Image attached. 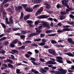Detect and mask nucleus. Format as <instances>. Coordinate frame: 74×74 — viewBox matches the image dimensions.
<instances>
[{
	"label": "nucleus",
	"mask_w": 74,
	"mask_h": 74,
	"mask_svg": "<svg viewBox=\"0 0 74 74\" xmlns=\"http://www.w3.org/2000/svg\"><path fill=\"white\" fill-rule=\"evenodd\" d=\"M12 52H14V53H17L18 54V51L16 50H12Z\"/></svg>",
	"instance_id": "b1692460"
},
{
	"label": "nucleus",
	"mask_w": 74,
	"mask_h": 74,
	"mask_svg": "<svg viewBox=\"0 0 74 74\" xmlns=\"http://www.w3.org/2000/svg\"><path fill=\"white\" fill-rule=\"evenodd\" d=\"M62 60H56V61L60 63H63V61Z\"/></svg>",
	"instance_id": "c85d7f7f"
},
{
	"label": "nucleus",
	"mask_w": 74,
	"mask_h": 74,
	"mask_svg": "<svg viewBox=\"0 0 74 74\" xmlns=\"http://www.w3.org/2000/svg\"><path fill=\"white\" fill-rule=\"evenodd\" d=\"M56 34H48L47 35V37H50V36H54Z\"/></svg>",
	"instance_id": "7c9ffc66"
},
{
	"label": "nucleus",
	"mask_w": 74,
	"mask_h": 74,
	"mask_svg": "<svg viewBox=\"0 0 74 74\" xmlns=\"http://www.w3.org/2000/svg\"><path fill=\"white\" fill-rule=\"evenodd\" d=\"M40 35V37H44V36H45V34H41Z\"/></svg>",
	"instance_id": "69168bd1"
},
{
	"label": "nucleus",
	"mask_w": 74,
	"mask_h": 74,
	"mask_svg": "<svg viewBox=\"0 0 74 74\" xmlns=\"http://www.w3.org/2000/svg\"><path fill=\"white\" fill-rule=\"evenodd\" d=\"M16 73L17 74H20L21 73V72H20V69H18L16 70Z\"/></svg>",
	"instance_id": "72a5a7b5"
},
{
	"label": "nucleus",
	"mask_w": 74,
	"mask_h": 74,
	"mask_svg": "<svg viewBox=\"0 0 74 74\" xmlns=\"http://www.w3.org/2000/svg\"><path fill=\"white\" fill-rule=\"evenodd\" d=\"M34 51L36 54H37V53H38L39 52V51L37 49L35 50Z\"/></svg>",
	"instance_id": "49530a36"
},
{
	"label": "nucleus",
	"mask_w": 74,
	"mask_h": 74,
	"mask_svg": "<svg viewBox=\"0 0 74 74\" xmlns=\"http://www.w3.org/2000/svg\"><path fill=\"white\" fill-rule=\"evenodd\" d=\"M58 33H63V31L62 30L59 29L57 30Z\"/></svg>",
	"instance_id": "864d4df0"
},
{
	"label": "nucleus",
	"mask_w": 74,
	"mask_h": 74,
	"mask_svg": "<svg viewBox=\"0 0 74 74\" xmlns=\"http://www.w3.org/2000/svg\"><path fill=\"white\" fill-rule=\"evenodd\" d=\"M68 41L69 42L71 43L72 44H74V42L73 41V40L72 38H68Z\"/></svg>",
	"instance_id": "4468645a"
},
{
	"label": "nucleus",
	"mask_w": 74,
	"mask_h": 74,
	"mask_svg": "<svg viewBox=\"0 0 74 74\" xmlns=\"http://www.w3.org/2000/svg\"><path fill=\"white\" fill-rule=\"evenodd\" d=\"M2 66H3L4 67V68H5V69H7V67H8L7 65V64H2Z\"/></svg>",
	"instance_id": "58836bf2"
},
{
	"label": "nucleus",
	"mask_w": 74,
	"mask_h": 74,
	"mask_svg": "<svg viewBox=\"0 0 74 74\" xmlns=\"http://www.w3.org/2000/svg\"><path fill=\"white\" fill-rule=\"evenodd\" d=\"M11 9L10 8H8V9H7V11H10V12H11V13H12V11L11 10Z\"/></svg>",
	"instance_id": "603ef678"
},
{
	"label": "nucleus",
	"mask_w": 74,
	"mask_h": 74,
	"mask_svg": "<svg viewBox=\"0 0 74 74\" xmlns=\"http://www.w3.org/2000/svg\"><path fill=\"white\" fill-rule=\"evenodd\" d=\"M27 53L29 54V55H32V53L30 51H28L27 52Z\"/></svg>",
	"instance_id": "bf43d9fd"
},
{
	"label": "nucleus",
	"mask_w": 74,
	"mask_h": 74,
	"mask_svg": "<svg viewBox=\"0 0 74 74\" xmlns=\"http://www.w3.org/2000/svg\"><path fill=\"white\" fill-rule=\"evenodd\" d=\"M69 1L68 0H63L62 1V3L63 4H66Z\"/></svg>",
	"instance_id": "2eb2a0df"
},
{
	"label": "nucleus",
	"mask_w": 74,
	"mask_h": 74,
	"mask_svg": "<svg viewBox=\"0 0 74 74\" xmlns=\"http://www.w3.org/2000/svg\"><path fill=\"white\" fill-rule=\"evenodd\" d=\"M29 17H30V16L29 15H27L25 17H24V19L25 20L28 19H29Z\"/></svg>",
	"instance_id": "393cba45"
},
{
	"label": "nucleus",
	"mask_w": 74,
	"mask_h": 74,
	"mask_svg": "<svg viewBox=\"0 0 74 74\" xmlns=\"http://www.w3.org/2000/svg\"><path fill=\"white\" fill-rule=\"evenodd\" d=\"M1 24L3 28H5L6 27V26L3 23H1Z\"/></svg>",
	"instance_id": "5fc2aeb1"
},
{
	"label": "nucleus",
	"mask_w": 74,
	"mask_h": 74,
	"mask_svg": "<svg viewBox=\"0 0 74 74\" xmlns=\"http://www.w3.org/2000/svg\"><path fill=\"white\" fill-rule=\"evenodd\" d=\"M44 69L45 70H49V68L48 67H45L44 68Z\"/></svg>",
	"instance_id": "338daca9"
},
{
	"label": "nucleus",
	"mask_w": 74,
	"mask_h": 74,
	"mask_svg": "<svg viewBox=\"0 0 74 74\" xmlns=\"http://www.w3.org/2000/svg\"><path fill=\"white\" fill-rule=\"evenodd\" d=\"M41 39L40 38H38V39H36L34 40V41H41Z\"/></svg>",
	"instance_id": "4c0bfd02"
},
{
	"label": "nucleus",
	"mask_w": 74,
	"mask_h": 74,
	"mask_svg": "<svg viewBox=\"0 0 74 74\" xmlns=\"http://www.w3.org/2000/svg\"><path fill=\"white\" fill-rule=\"evenodd\" d=\"M45 42H42L41 43H38V45L40 46H43V45H45Z\"/></svg>",
	"instance_id": "4be33fe9"
},
{
	"label": "nucleus",
	"mask_w": 74,
	"mask_h": 74,
	"mask_svg": "<svg viewBox=\"0 0 74 74\" xmlns=\"http://www.w3.org/2000/svg\"><path fill=\"white\" fill-rule=\"evenodd\" d=\"M25 46L23 45L21 47H18V49H19V50H21V49L23 50V49H25Z\"/></svg>",
	"instance_id": "dca6fc26"
},
{
	"label": "nucleus",
	"mask_w": 74,
	"mask_h": 74,
	"mask_svg": "<svg viewBox=\"0 0 74 74\" xmlns=\"http://www.w3.org/2000/svg\"><path fill=\"white\" fill-rule=\"evenodd\" d=\"M47 72V71L46 70H45V69H43L42 70V72L41 73L42 74H45V73Z\"/></svg>",
	"instance_id": "473e14b6"
},
{
	"label": "nucleus",
	"mask_w": 74,
	"mask_h": 74,
	"mask_svg": "<svg viewBox=\"0 0 74 74\" xmlns=\"http://www.w3.org/2000/svg\"><path fill=\"white\" fill-rule=\"evenodd\" d=\"M4 62H5V63H7V62H9V63H10L11 64V63H13V61H12V60L8 59H7V60H4Z\"/></svg>",
	"instance_id": "9b49d317"
},
{
	"label": "nucleus",
	"mask_w": 74,
	"mask_h": 74,
	"mask_svg": "<svg viewBox=\"0 0 74 74\" xmlns=\"http://www.w3.org/2000/svg\"><path fill=\"white\" fill-rule=\"evenodd\" d=\"M31 62L33 63L34 65H35V66H37V63L35 62L31 61Z\"/></svg>",
	"instance_id": "de8ad7c7"
},
{
	"label": "nucleus",
	"mask_w": 74,
	"mask_h": 74,
	"mask_svg": "<svg viewBox=\"0 0 74 74\" xmlns=\"http://www.w3.org/2000/svg\"><path fill=\"white\" fill-rule=\"evenodd\" d=\"M7 15L5 13H3V19H5L6 23L7 24H12L13 21L12 20V16H11L9 18L10 22L8 21V18H7L6 15Z\"/></svg>",
	"instance_id": "7ed1b4c3"
},
{
	"label": "nucleus",
	"mask_w": 74,
	"mask_h": 74,
	"mask_svg": "<svg viewBox=\"0 0 74 74\" xmlns=\"http://www.w3.org/2000/svg\"><path fill=\"white\" fill-rule=\"evenodd\" d=\"M6 39H7V38L6 37H3L0 39V45L2 44V43L0 41H3V40H5Z\"/></svg>",
	"instance_id": "6ab92c4d"
},
{
	"label": "nucleus",
	"mask_w": 74,
	"mask_h": 74,
	"mask_svg": "<svg viewBox=\"0 0 74 74\" xmlns=\"http://www.w3.org/2000/svg\"><path fill=\"white\" fill-rule=\"evenodd\" d=\"M41 22V21L40 20H38L35 22V25H38V23Z\"/></svg>",
	"instance_id": "c756f323"
},
{
	"label": "nucleus",
	"mask_w": 74,
	"mask_h": 74,
	"mask_svg": "<svg viewBox=\"0 0 74 74\" xmlns=\"http://www.w3.org/2000/svg\"><path fill=\"white\" fill-rule=\"evenodd\" d=\"M39 60L41 62H45V60L44 59L42 58H39Z\"/></svg>",
	"instance_id": "c9c22d12"
},
{
	"label": "nucleus",
	"mask_w": 74,
	"mask_h": 74,
	"mask_svg": "<svg viewBox=\"0 0 74 74\" xmlns=\"http://www.w3.org/2000/svg\"><path fill=\"white\" fill-rule=\"evenodd\" d=\"M56 59H58V60H62L63 58L61 56H57L56 57Z\"/></svg>",
	"instance_id": "2f4dec72"
},
{
	"label": "nucleus",
	"mask_w": 74,
	"mask_h": 74,
	"mask_svg": "<svg viewBox=\"0 0 74 74\" xmlns=\"http://www.w3.org/2000/svg\"><path fill=\"white\" fill-rule=\"evenodd\" d=\"M44 5H46V8H50L51 6L49 5V4L48 3V2H44Z\"/></svg>",
	"instance_id": "9d476101"
},
{
	"label": "nucleus",
	"mask_w": 74,
	"mask_h": 74,
	"mask_svg": "<svg viewBox=\"0 0 74 74\" xmlns=\"http://www.w3.org/2000/svg\"><path fill=\"white\" fill-rule=\"evenodd\" d=\"M44 48H47L48 49L49 48V47L48 46L45 45L44 46Z\"/></svg>",
	"instance_id": "680f3d73"
},
{
	"label": "nucleus",
	"mask_w": 74,
	"mask_h": 74,
	"mask_svg": "<svg viewBox=\"0 0 74 74\" xmlns=\"http://www.w3.org/2000/svg\"><path fill=\"white\" fill-rule=\"evenodd\" d=\"M18 42V39H15L12 42V43L14 44H17V42Z\"/></svg>",
	"instance_id": "aec40b11"
},
{
	"label": "nucleus",
	"mask_w": 74,
	"mask_h": 74,
	"mask_svg": "<svg viewBox=\"0 0 74 74\" xmlns=\"http://www.w3.org/2000/svg\"><path fill=\"white\" fill-rule=\"evenodd\" d=\"M42 11H43V10L42 9H40L39 10H38L37 12L38 13H40L41 12H42Z\"/></svg>",
	"instance_id": "c03bdc74"
},
{
	"label": "nucleus",
	"mask_w": 74,
	"mask_h": 74,
	"mask_svg": "<svg viewBox=\"0 0 74 74\" xmlns=\"http://www.w3.org/2000/svg\"><path fill=\"white\" fill-rule=\"evenodd\" d=\"M73 30V29L71 28L69 29L68 28H65L62 29V30L63 32H64V31H72V30Z\"/></svg>",
	"instance_id": "ddd939ff"
},
{
	"label": "nucleus",
	"mask_w": 74,
	"mask_h": 74,
	"mask_svg": "<svg viewBox=\"0 0 74 74\" xmlns=\"http://www.w3.org/2000/svg\"><path fill=\"white\" fill-rule=\"evenodd\" d=\"M41 23L43 24V25H42V26H43V27H47L48 29H50V28H51L49 26V23L47 22H44L43 21H42Z\"/></svg>",
	"instance_id": "20e7f679"
},
{
	"label": "nucleus",
	"mask_w": 74,
	"mask_h": 74,
	"mask_svg": "<svg viewBox=\"0 0 74 74\" xmlns=\"http://www.w3.org/2000/svg\"><path fill=\"white\" fill-rule=\"evenodd\" d=\"M70 27V26L69 25H65V26H64L63 27H64L65 28H68V27Z\"/></svg>",
	"instance_id": "052dcab7"
},
{
	"label": "nucleus",
	"mask_w": 74,
	"mask_h": 74,
	"mask_svg": "<svg viewBox=\"0 0 74 74\" xmlns=\"http://www.w3.org/2000/svg\"><path fill=\"white\" fill-rule=\"evenodd\" d=\"M10 46L11 47H12V48H14V47H15V45H14V44L12 43V42L10 45Z\"/></svg>",
	"instance_id": "f704fd0d"
},
{
	"label": "nucleus",
	"mask_w": 74,
	"mask_h": 74,
	"mask_svg": "<svg viewBox=\"0 0 74 74\" xmlns=\"http://www.w3.org/2000/svg\"><path fill=\"white\" fill-rule=\"evenodd\" d=\"M38 7V5H35L34 7H33V9H35L36 8H37V7Z\"/></svg>",
	"instance_id": "8fccbe9b"
},
{
	"label": "nucleus",
	"mask_w": 74,
	"mask_h": 74,
	"mask_svg": "<svg viewBox=\"0 0 74 74\" xmlns=\"http://www.w3.org/2000/svg\"><path fill=\"white\" fill-rule=\"evenodd\" d=\"M32 45L33 47H34L35 46V47H38V45H37V44L36 43H32Z\"/></svg>",
	"instance_id": "a18cd8bd"
},
{
	"label": "nucleus",
	"mask_w": 74,
	"mask_h": 74,
	"mask_svg": "<svg viewBox=\"0 0 74 74\" xmlns=\"http://www.w3.org/2000/svg\"><path fill=\"white\" fill-rule=\"evenodd\" d=\"M22 5L24 9H25L26 11H27L31 12V11H33V9H32V8H28L26 9V7H27V4H23Z\"/></svg>",
	"instance_id": "39448f33"
},
{
	"label": "nucleus",
	"mask_w": 74,
	"mask_h": 74,
	"mask_svg": "<svg viewBox=\"0 0 74 74\" xmlns=\"http://www.w3.org/2000/svg\"><path fill=\"white\" fill-rule=\"evenodd\" d=\"M8 44H9V43H8V41H6V42H5V45H8Z\"/></svg>",
	"instance_id": "0e129e2a"
},
{
	"label": "nucleus",
	"mask_w": 74,
	"mask_h": 74,
	"mask_svg": "<svg viewBox=\"0 0 74 74\" xmlns=\"http://www.w3.org/2000/svg\"><path fill=\"white\" fill-rule=\"evenodd\" d=\"M25 56L26 58H30L31 56L30 55H29V54H26L25 55Z\"/></svg>",
	"instance_id": "ea45409f"
},
{
	"label": "nucleus",
	"mask_w": 74,
	"mask_h": 74,
	"mask_svg": "<svg viewBox=\"0 0 74 74\" xmlns=\"http://www.w3.org/2000/svg\"><path fill=\"white\" fill-rule=\"evenodd\" d=\"M19 29V28H13L12 29V30H14V31H16Z\"/></svg>",
	"instance_id": "79ce46f5"
},
{
	"label": "nucleus",
	"mask_w": 74,
	"mask_h": 74,
	"mask_svg": "<svg viewBox=\"0 0 74 74\" xmlns=\"http://www.w3.org/2000/svg\"><path fill=\"white\" fill-rule=\"evenodd\" d=\"M71 70H74V65L72 66L71 67Z\"/></svg>",
	"instance_id": "774afa93"
},
{
	"label": "nucleus",
	"mask_w": 74,
	"mask_h": 74,
	"mask_svg": "<svg viewBox=\"0 0 74 74\" xmlns=\"http://www.w3.org/2000/svg\"><path fill=\"white\" fill-rule=\"evenodd\" d=\"M57 7L58 8H62V7L60 5L58 4L57 5Z\"/></svg>",
	"instance_id": "3c124183"
},
{
	"label": "nucleus",
	"mask_w": 74,
	"mask_h": 74,
	"mask_svg": "<svg viewBox=\"0 0 74 74\" xmlns=\"http://www.w3.org/2000/svg\"><path fill=\"white\" fill-rule=\"evenodd\" d=\"M12 60H15V57H14V56L12 55H11Z\"/></svg>",
	"instance_id": "6e6d98bb"
},
{
	"label": "nucleus",
	"mask_w": 74,
	"mask_h": 74,
	"mask_svg": "<svg viewBox=\"0 0 74 74\" xmlns=\"http://www.w3.org/2000/svg\"><path fill=\"white\" fill-rule=\"evenodd\" d=\"M51 73H55V74H65L67 73V70H64L63 68H59L58 71H54V70L50 71Z\"/></svg>",
	"instance_id": "f257e3e1"
},
{
	"label": "nucleus",
	"mask_w": 74,
	"mask_h": 74,
	"mask_svg": "<svg viewBox=\"0 0 74 74\" xmlns=\"http://www.w3.org/2000/svg\"><path fill=\"white\" fill-rule=\"evenodd\" d=\"M23 18V13L21 12V16L20 17V19H22Z\"/></svg>",
	"instance_id": "cd10ccee"
},
{
	"label": "nucleus",
	"mask_w": 74,
	"mask_h": 74,
	"mask_svg": "<svg viewBox=\"0 0 74 74\" xmlns=\"http://www.w3.org/2000/svg\"><path fill=\"white\" fill-rule=\"evenodd\" d=\"M51 42L52 44H56L57 43V42L55 40H52L51 41Z\"/></svg>",
	"instance_id": "bb28decb"
},
{
	"label": "nucleus",
	"mask_w": 74,
	"mask_h": 74,
	"mask_svg": "<svg viewBox=\"0 0 74 74\" xmlns=\"http://www.w3.org/2000/svg\"><path fill=\"white\" fill-rule=\"evenodd\" d=\"M69 16L71 18H74V16L71 14H70L69 15Z\"/></svg>",
	"instance_id": "13d9d810"
},
{
	"label": "nucleus",
	"mask_w": 74,
	"mask_h": 74,
	"mask_svg": "<svg viewBox=\"0 0 74 74\" xmlns=\"http://www.w3.org/2000/svg\"><path fill=\"white\" fill-rule=\"evenodd\" d=\"M48 16H46L45 15H43L38 17L37 18L38 19H44V18H48Z\"/></svg>",
	"instance_id": "1a4fd4ad"
},
{
	"label": "nucleus",
	"mask_w": 74,
	"mask_h": 74,
	"mask_svg": "<svg viewBox=\"0 0 74 74\" xmlns=\"http://www.w3.org/2000/svg\"><path fill=\"white\" fill-rule=\"evenodd\" d=\"M31 59H30V60L31 61H32L33 62H36V60L35 58H33V57H30Z\"/></svg>",
	"instance_id": "a878e982"
},
{
	"label": "nucleus",
	"mask_w": 74,
	"mask_h": 74,
	"mask_svg": "<svg viewBox=\"0 0 74 74\" xmlns=\"http://www.w3.org/2000/svg\"><path fill=\"white\" fill-rule=\"evenodd\" d=\"M22 9V7L21 6H18L16 8L15 10L17 11L19 10H21Z\"/></svg>",
	"instance_id": "5701e85b"
},
{
	"label": "nucleus",
	"mask_w": 74,
	"mask_h": 74,
	"mask_svg": "<svg viewBox=\"0 0 74 74\" xmlns=\"http://www.w3.org/2000/svg\"><path fill=\"white\" fill-rule=\"evenodd\" d=\"M48 51L50 53H51L53 55L56 56V51L54 50L53 49H49L48 50Z\"/></svg>",
	"instance_id": "423d86ee"
},
{
	"label": "nucleus",
	"mask_w": 74,
	"mask_h": 74,
	"mask_svg": "<svg viewBox=\"0 0 74 74\" xmlns=\"http://www.w3.org/2000/svg\"><path fill=\"white\" fill-rule=\"evenodd\" d=\"M27 23H33V21L31 20H28L27 21Z\"/></svg>",
	"instance_id": "37998d69"
},
{
	"label": "nucleus",
	"mask_w": 74,
	"mask_h": 74,
	"mask_svg": "<svg viewBox=\"0 0 74 74\" xmlns=\"http://www.w3.org/2000/svg\"><path fill=\"white\" fill-rule=\"evenodd\" d=\"M5 53V51H4V50H2L1 51V54L2 53L3 55Z\"/></svg>",
	"instance_id": "a19ab883"
},
{
	"label": "nucleus",
	"mask_w": 74,
	"mask_h": 74,
	"mask_svg": "<svg viewBox=\"0 0 74 74\" xmlns=\"http://www.w3.org/2000/svg\"><path fill=\"white\" fill-rule=\"evenodd\" d=\"M66 62L67 63H68L69 64H71V63H72V62L70 61L67 60Z\"/></svg>",
	"instance_id": "4d7b16f0"
},
{
	"label": "nucleus",
	"mask_w": 74,
	"mask_h": 74,
	"mask_svg": "<svg viewBox=\"0 0 74 74\" xmlns=\"http://www.w3.org/2000/svg\"><path fill=\"white\" fill-rule=\"evenodd\" d=\"M53 32V31L52 30H47L46 31V33L47 34H50L52 33V32Z\"/></svg>",
	"instance_id": "f3484780"
},
{
	"label": "nucleus",
	"mask_w": 74,
	"mask_h": 74,
	"mask_svg": "<svg viewBox=\"0 0 74 74\" xmlns=\"http://www.w3.org/2000/svg\"><path fill=\"white\" fill-rule=\"evenodd\" d=\"M28 43H32V42L28 40L25 42L24 43L25 44H27Z\"/></svg>",
	"instance_id": "e433bc0d"
},
{
	"label": "nucleus",
	"mask_w": 74,
	"mask_h": 74,
	"mask_svg": "<svg viewBox=\"0 0 74 74\" xmlns=\"http://www.w3.org/2000/svg\"><path fill=\"white\" fill-rule=\"evenodd\" d=\"M67 55L69 56H71L72 57H74V55L71 53H66Z\"/></svg>",
	"instance_id": "412c9836"
},
{
	"label": "nucleus",
	"mask_w": 74,
	"mask_h": 74,
	"mask_svg": "<svg viewBox=\"0 0 74 74\" xmlns=\"http://www.w3.org/2000/svg\"><path fill=\"white\" fill-rule=\"evenodd\" d=\"M8 65L9 68H11V69H13V68H14V66H13V65L9 63L8 64Z\"/></svg>",
	"instance_id": "a211bd4d"
},
{
	"label": "nucleus",
	"mask_w": 74,
	"mask_h": 74,
	"mask_svg": "<svg viewBox=\"0 0 74 74\" xmlns=\"http://www.w3.org/2000/svg\"><path fill=\"white\" fill-rule=\"evenodd\" d=\"M71 10H72V9L71 8H69L68 9H66V11L61 12V13L62 15H64L66 14H67V11H71Z\"/></svg>",
	"instance_id": "6e6552de"
},
{
	"label": "nucleus",
	"mask_w": 74,
	"mask_h": 74,
	"mask_svg": "<svg viewBox=\"0 0 74 74\" xmlns=\"http://www.w3.org/2000/svg\"><path fill=\"white\" fill-rule=\"evenodd\" d=\"M41 28H42V26H40L38 27V28H36L35 29L36 30V33H33L30 34L29 36V37H33V36H36L38 34H40V33L41 32Z\"/></svg>",
	"instance_id": "f03ea898"
},
{
	"label": "nucleus",
	"mask_w": 74,
	"mask_h": 74,
	"mask_svg": "<svg viewBox=\"0 0 74 74\" xmlns=\"http://www.w3.org/2000/svg\"><path fill=\"white\" fill-rule=\"evenodd\" d=\"M67 22H68V23H69V24H70V25H73V24H74V22H70L69 21H68Z\"/></svg>",
	"instance_id": "09e8293b"
},
{
	"label": "nucleus",
	"mask_w": 74,
	"mask_h": 74,
	"mask_svg": "<svg viewBox=\"0 0 74 74\" xmlns=\"http://www.w3.org/2000/svg\"><path fill=\"white\" fill-rule=\"evenodd\" d=\"M57 64L55 62H53L51 60L49 61L46 62V64Z\"/></svg>",
	"instance_id": "0eeeda50"
},
{
	"label": "nucleus",
	"mask_w": 74,
	"mask_h": 74,
	"mask_svg": "<svg viewBox=\"0 0 74 74\" xmlns=\"http://www.w3.org/2000/svg\"><path fill=\"white\" fill-rule=\"evenodd\" d=\"M5 36V34H3L0 35V37H3V36Z\"/></svg>",
	"instance_id": "e2e57ef3"
},
{
	"label": "nucleus",
	"mask_w": 74,
	"mask_h": 74,
	"mask_svg": "<svg viewBox=\"0 0 74 74\" xmlns=\"http://www.w3.org/2000/svg\"><path fill=\"white\" fill-rule=\"evenodd\" d=\"M32 1L33 3H41L42 0H32Z\"/></svg>",
	"instance_id": "f8f14e48"
}]
</instances>
